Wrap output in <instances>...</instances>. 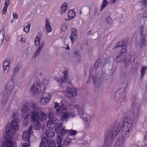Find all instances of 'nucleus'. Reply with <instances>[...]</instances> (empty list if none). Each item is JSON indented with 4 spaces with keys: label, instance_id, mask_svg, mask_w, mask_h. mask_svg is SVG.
I'll use <instances>...</instances> for the list:
<instances>
[{
    "label": "nucleus",
    "instance_id": "nucleus-1",
    "mask_svg": "<svg viewBox=\"0 0 147 147\" xmlns=\"http://www.w3.org/2000/svg\"><path fill=\"white\" fill-rule=\"evenodd\" d=\"M67 102L65 101H62L59 104L57 102L54 103V107L55 108H57L56 110L55 114L58 116H61V119L63 121H67L69 119L76 117L77 114L75 112L72 110L69 112H65L63 113V111L67 109L66 104Z\"/></svg>",
    "mask_w": 147,
    "mask_h": 147
},
{
    "label": "nucleus",
    "instance_id": "nucleus-2",
    "mask_svg": "<svg viewBox=\"0 0 147 147\" xmlns=\"http://www.w3.org/2000/svg\"><path fill=\"white\" fill-rule=\"evenodd\" d=\"M32 109V111L30 115L31 121L32 122L35 121H45L47 119V115L42 111H38L39 107L35 103H32L30 106Z\"/></svg>",
    "mask_w": 147,
    "mask_h": 147
},
{
    "label": "nucleus",
    "instance_id": "nucleus-3",
    "mask_svg": "<svg viewBox=\"0 0 147 147\" xmlns=\"http://www.w3.org/2000/svg\"><path fill=\"white\" fill-rule=\"evenodd\" d=\"M74 108L76 109L77 112L81 116V118L84 122L86 126L88 127L93 119V116L89 114L83 113L84 110V107L82 105H75L73 107V109Z\"/></svg>",
    "mask_w": 147,
    "mask_h": 147
},
{
    "label": "nucleus",
    "instance_id": "nucleus-4",
    "mask_svg": "<svg viewBox=\"0 0 147 147\" xmlns=\"http://www.w3.org/2000/svg\"><path fill=\"white\" fill-rule=\"evenodd\" d=\"M19 126L18 121L11 120L9 124L7 125L5 127V134L8 137L11 138L18 130Z\"/></svg>",
    "mask_w": 147,
    "mask_h": 147
},
{
    "label": "nucleus",
    "instance_id": "nucleus-5",
    "mask_svg": "<svg viewBox=\"0 0 147 147\" xmlns=\"http://www.w3.org/2000/svg\"><path fill=\"white\" fill-rule=\"evenodd\" d=\"M121 129V127H119L115 125L113 127L111 130L105 132V134L104 147H107L106 144L107 142L110 139L113 140L116 137Z\"/></svg>",
    "mask_w": 147,
    "mask_h": 147
},
{
    "label": "nucleus",
    "instance_id": "nucleus-6",
    "mask_svg": "<svg viewBox=\"0 0 147 147\" xmlns=\"http://www.w3.org/2000/svg\"><path fill=\"white\" fill-rule=\"evenodd\" d=\"M136 125L134 120L131 119L127 118L123 121L122 130L125 132L127 136L128 137L131 131L132 128Z\"/></svg>",
    "mask_w": 147,
    "mask_h": 147
},
{
    "label": "nucleus",
    "instance_id": "nucleus-7",
    "mask_svg": "<svg viewBox=\"0 0 147 147\" xmlns=\"http://www.w3.org/2000/svg\"><path fill=\"white\" fill-rule=\"evenodd\" d=\"M42 90L40 81L37 80L34 82L33 85L30 89V92L33 95H36L41 92Z\"/></svg>",
    "mask_w": 147,
    "mask_h": 147
},
{
    "label": "nucleus",
    "instance_id": "nucleus-8",
    "mask_svg": "<svg viewBox=\"0 0 147 147\" xmlns=\"http://www.w3.org/2000/svg\"><path fill=\"white\" fill-rule=\"evenodd\" d=\"M32 103L31 102L29 105V107L27 106H24L21 109V115L22 117L25 120H28L30 115V113H31L32 109L30 108V106Z\"/></svg>",
    "mask_w": 147,
    "mask_h": 147
},
{
    "label": "nucleus",
    "instance_id": "nucleus-9",
    "mask_svg": "<svg viewBox=\"0 0 147 147\" xmlns=\"http://www.w3.org/2000/svg\"><path fill=\"white\" fill-rule=\"evenodd\" d=\"M67 92L63 91V93L65 96L67 98L72 97L76 94V90L74 88L68 87L67 90Z\"/></svg>",
    "mask_w": 147,
    "mask_h": 147
},
{
    "label": "nucleus",
    "instance_id": "nucleus-10",
    "mask_svg": "<svg viewBox=\"0 0 147 147\" xmlns=\"http://www.w3.org/2000/svg\"><path fill=\"white\" fill-rule=\"evenodd\" d=\"M42 146H46L47 144L49 147H55V143L54 140H47L46 138H44L42 140L41 143Z\"/></svg>",
    "mask_w": 147,
    "mask_h": 147
},
{
    "label": "nucleus",
    "instance_id": "nucleus-11",
    "mask_svg": "<svg viewBox=\"0 0 147 147\" xmlns=\"http://www.w3.org/2000/svg\"><path fill=\"white\" fill-rule=\"evenodd\" d=\"M125 139L124 136L119 137L117 139L114 147H123Z\"/></svg>",
    "mask_w": 147,
    "mask_h": 147
},
{
    "label": "nucleus",
    "instance_id": "nucleus-12",
    "mask_svg": "<svg viewBox=\"0 0 147 147\" xmlns=\"http://www.w3.org/2000/svg\"><path fill=\"white\" fill-rule=\"evenodd\" d=\"M45 95V96H42L40 99V103L41 105H45L47 104L51 97L49 93H46Z\"/></svg>",
    "mask_w": 147,
    "mask_h": 147
},
{
    "label": "nucleus",
    "instance_id": "nucleus-13",
    "mask_svg": "<svg viewBox=\"0 0 147 147\" xmlns=\"http://www.w3.org/2000/svg\"><path fill=\"white\" fill-rule=\"evenodd\" d=\"M58 120L56 118L49 119L47 122V126L49 128H53L58 123Z\"/></svg>",
    "mask_w": 147,
    "mask_h": 147
},
{
    "label": "nucleus",
    "instance_id": "nucleus-14",
    "mask_svg": "<svg viewBox=\"0 0 147 147\" xmlns=\"http://www.w3.org/2000/svg\"><path fill=\"white\" fill-rule=\"evenodd\" d=\"M122 51V53L117 56L115 58V60L116 62H124L126 61L124 55V53L125 51L123 50Z\"/></svg>",
    "mask_w": 147,
    "mask_h": 147
},
{
    "label": "nucleus",
    "instance_id": "nucleus-15",
    "mask_svg": "<svg viewBox=\"0 0 147 147\" xmlns=\"http://www.w3.org/2000/svg\"><path fill=\"white\" fill-rule=\"evenodd\" d=\"M77 30L76 28H73L71 29V35L70 38L72 43H74L77 39Z\"/></svg>",
    "mask_w": 147,
    "mask_h": 147
},
{
    "label": "nucleus",
    "instance_id": "nucleus-16",
    "mask_svg": "<svg viewBox=\"0 0 147 147\" xmlns=\"http://www.w3.org/2000/svg\"><path fill=\"white\" fill-rule=\"evenodd\" d=\"M32 127L31 126L29 128V131H24L23 134L22 136V139L25 141L28 140L30 138V133L32 131Z\"/></svg>",
    "mask_w": 147,
    "mask_h": 147
},
{
    "label": "nucleus",
    "instance_id": "nucleus-17",
    "mask_svg": "<svg viewBox=\"0 0 147 147\" xmlns=\"http://www.w3.org/2000/svg\"><path fill=\"white\" fill-rule=\"evenodd\" d=\"M42 33L41 32H39L37 34L34 39V44L36 46L38 45L40 43V39L42 37Z\"/></svg>",
    "mask_w": 147,
    "mask_h": 147
},
{
    "label": "nucleus",
    "instance_id": "nucleus-18",
    "mask_svg": "<svg viewBox=\"0 0 147 147\" xmlns=\"http://www.w3.org/2000/svg\"><path fill=\"white\" fill-rule=\"evenodd\" d=\"M45 28L46 31L47 32H52V28L51 26L49 20L47 18H45Z\"/></svg>",
    "mask_w": 147,
    "mask_h": 147
},
{
    "label": "nucleus",
    "instance_id": "nucleus-19",
    "mask_svg": "<svg viewBox=\"0 0 147 147\" xmlns=\"http://www.w3.org/2000/svg\"><path fill=\"white\" fill-rule=\"evenodd\" d=\"M68 74V72L67 71H64L63 73L62 77L61 78L57 80V81L59 82H61L62 83L66 82Z\"/></svg>",
    "mask_w": 147,
    "mask_h": 147
},
{
    "label": "nucleus",
    "instance_id": "nucleus-20",
    "mask_svg": "<svg viewBox=\"0 0 147 147\" xmlns=\"http://www.w3.org/2000/svg\"><path fill=\"white\" fill-rule=\"evenodd\" d=\"M13 143L10 139L6 140L3 143V147H12Z\"/></svg>",
    "mask_w": 147,
    "mask_h": 147
},
{
    "label": "nucleus",
    "instance_id": "nucleus-21",
    "mask_svg": "<svg viewBox=\"0 0 147 147\" xmlns=\"http://www.w3.org/2000/svg\"><path fill=\"white\" fill-rule=\"evenodd\" d=\"M67 9V4L65 2L61 5L60 9V12L61 14H63L65 13Z\"/></svg>",
    "mask_w": 147,
    "mask_h": 147
},
{
    "label": "nucleus",
    "instance_id": "nucleus-22",
    "mask_svg": "<svg viewBox=\"0 0 147 147\" xmlns=\"http://www.w3.org/2000/svg\"><path fill=\"white\" fill-rule=\"evenodd\" d=\"M10 3L9 0H5V5L3 9L2 13L3 14H5L7 12V8Z\"/></svg>",
    "mask_w": 147,
    "mask_h": 147
},
{
    "label": "nucleus",
    "instance_id": "nucleus-23",
    "mask_svg": "<svg viewBox=\"0 0 147 147\" xmlns=\"http://www.w3.org/2000/svg\"><path fill=\"white\" fill-rule=\"evenodd\" d=\"M45 134L47 137L51 138L54 136L55 133L52 130H47L45 132Z\"/></svg>",
    "mask_w": 147,
    "mask_h": 147
},
{
    "label": "nucleus",
    "instance_id": "nucleus-24",
    "mask_svg": "<svg viewBox=\"0 0 147 147\" xmlns=\"http://www.w3.org/2000/svg\"><path fill=\"white\" fill-rule=\"evenodd\" d=\"M140 36H141V46H143L145 44L146 42V40L145 39L146 37L145 34H144L142 32H140Z\"/></svg>",
    "mask_w": 147,
    "mask_h": 147
},
{
    "label": "nucleus",
    "instance_id": "nucleus-25",
    "mask_svg": "<svg viewBox=\"0 0 147 147\" xmlns=\"http://www.w3.org/2000/svg\"><path fill=\"white\" fill-rule=\"evenodd\" d=\"M63 124L62 123H60L55 128L56 132L57 133H59L63 129Z\"/></svg>",
    "mask_w": 147,
    "mask_h": 147
},
{
    "label": "nucleus",
    "instance_id": "nucleus-26",
    "mask_svg": "<svg viewBox=\"0 0 147 147\" xmlns=\"http://www.w3.org/2000/svg\"><path fill=\"white\" fill-rule=\"evenodd\" d=\"M67 15L69 19H72L75 16V12L74 10H70L68 12Z\"/></svg>",
    "mask_w": 147,
    "mask_h": 147
},
{
    "label": "nucleus",
    "instance_id": "nucleus-27",
    "mask_svg": "<svg viewBox=\"0 0 147 147\" xmlns=\"http://www.w3.org/2000/svg\"><path fill=\"white\" fill-rule=\"evenodd\" d=\"M18 115L19 113L18 112L16 111L15 112H13L11 118V120H16L17 121H18Z\"/></svg>",
    "mask_w": 147,
    "mask_h": 147
},
{
    "label": "nucleus",
    "instance_id": "nucleus-28",
    "mask_svg": "<svg viewBox=\"0 0 147 147\" xmlns=\"http://www.w3.org/2000/svg\"><path fill=\"white\" fill-rule=\"evenodd\" d=\"M102 61L100 59L97 60L95 62L94 67L96 69L97 68L100 67L101 65Z\"/></svg>",
    "mask_w": 147,
    "mask_h": 147
},
{
    "label": "nucleus",
    "instance_id": "nucleus-29",
    "mask_svg": "<svg viewBox=\"0 0 147 147\" xmlns=\"http://www.w3.org/2000/svg\"><path fill=\"white\" fill-rule=\"evenodd\" d=\"M20 67L19 65H16L13 69V72L12 74V76L13 77L20 70Z\"/></svg>",
    "mask_w": 147,
    "mask_h": 147
},
{
    "label": "nucleus",
    "instance_id": "nucleus-30",
    "mask_svg": "<svg viewBox=\"0 0 147 147\" xmlns=\"http://www.w3.org/2000/svg\"><path fill=\"white\" fill-rule=\"evenodd\" d=\"M10 61L7 60L5 61L3 63V68L5 70L8 69Z\"/></svg>",
    "mask_w": 147,
    "mask_h": 147
},
{
    "label": "nucleus",
    "instance_id": "nucleus-31",
    "mask_svg": "<svg viewBox=\"0 0 147 147\" xmlns=\"http://www.w3.org/2000/svg\"><path fill=\"white\" fill-rule=\"evenodd\" d=\"M35 124L34 125V129L39 130L41 128V123L39 121H35Z\"/></svg>",
    "mask_w": 147,
    "mask_h": 147
},
{
    "label": "nucleus",
    "instance_id": "nucleus-32",
    "mask_svg": "<svg viewBox=\"0 0 147 147\" xmlns=\"http://www.w3.org/2000/svg\"><path fill=\"white\" fill-rule=\"evenodd\" d=\"M124 42H118L116 45L115 46V48H117L119 47H122V51H126L125 49V47H123L124 45Z\"/></svg>",
    "mask_w": 147,
    "mask_h": 147
},
{
    "label": "nucleus",
    "instance_id": "nucleus-33",
    "mask_svg": "<svg viewBox=\"0 0 147 147\" xmlns=\"http://www.w3.org/2000/svg\"><path fill=\"white\" fill-rule=\"evenodd\" d=\"M109 2L107 0H103L102 2V4L101 5L100 9V11H102L103 9L107 6Z\"/></svg>",
    "mask_w": 147,
    "mask_h": 147
},
{
    "label": "nucleus",
    "instance_id": "nucleus-34",
    "mask_svg": "<svg viewBox=\"0 0 147 147\" xmlns=\"http://www.w3.org/2000/svg\"><path fill=\"white\" fill-rule=\"evenodd\" d=\"M68 130H66L64 128L59 133L62 136H63L65 135L68 133Z\"/></svg>",
    "mask_w": 147,
    "mask_h": 147
},
{
    "label": "nucleus",
    "instance_id": "nucleus-35",
    "mask_svg": "<svg viewBox=\"0 0 147 147\" xmlns=\"http://www.w3.org/2000/svg\"><path fill=\"white\" fill-rule=\"evenodd\" d=\"M147 6V0H143L141 2V6L142 8H144Z\"/></svg>",
    "mask_w": 147,
    "mask_h": 147
},
{
    "label": "nucleus",
    "instance_id": "nucleus-36",
    "mask_svg": "<svg viewBox=\"0 0 147 147\" xmlns=\"http://www.w3.org/2000/svg\"><path fill=\"white\" fill-rule=\"evenodd\" d=\"M71 142V140L69 137L65 138L64 141V144L65 145H67Z\"/></svg>",
    "mask_w": 147,
    "mask_h": 147
},
{
    "label": "nucleus",
    "instance_id": "nucleus-37",
    "mask_svg": "<svg viewBox=\"0 0 147 147\" xmlns=\"http://www.w3.org/2000/svg\"><path fill=\"white\" fill-rule=\"evenodd\" d=\"M68 27V25L67 23H64L62 25L61 27V30L65 31L66 30Z\"/></svg>",
    "mask_w": 147,
    "mask_h": 147
},
{
    "label": "nucleus",
    "instance_id": "nucleus-38",
    "mask_svg": "<svg viewBox=\"0 0 147 147\" xmlns=\"http://www.w3.org/2000/svg\"><path fill=\"white\" fill-rule=\"evenodd\" d=\"M7 86L10 89H11L13 88L14 86V83L13 81L9 82Z\"/></svg>",
    "mask_w": 147,
    "mask_h": 147
},
{
    "label": "nucleus",
    "instance_id": "nucleus-39",
    "mask_svg": "<svg viewBox=\"0 0 147 147\" xmlns=\"http://www.w3.org/2000/svg\"><path fill=\"white\" fill-rule=\"evenodd\" d=\"M30 26V24H28L27 26L24 27V30L25 32L28 33L29 31Z\"/></svg>",
    "mask_w": 147,
    "mask_h": 147
},
{
    "label": "nucleus",
    "instance_id": "nucleus-40",
    "mask_svg": "<svg viewBox=\"0 0 147 147\" xmlns=\"http://www.w3.org/2000/svg\"><path fill=\"white\" fill-rule=\"evenodd\" d=\"M55 114V112L53 111H51L49 112L48 115V117L49 119H52V118H55L53 117L54 115Z\"/></svg>",
    "mask_w": 147,
    "mask_h": 147
},
{
    "label": "nucleus",
    "instance_id": "nucleus-41",
    "mask_svg": "<svg viewBox=\"0 0 147 147\" xmlns=\"http://www.w3.org/2000/svg\"><path fill=\"white\" fill-rule=\"evenodd\" d=\"M146 69V67H142V68L140 70V72L141 77L144 75Z\"/></svg>",
    "mask_w": 147,
    "mask_h": 147
},
{
    "label": "nucleus",
    "instance_id": "nucleus-42",
    "mask_svg": "<svg viewBox=\"0 0 147 147\" xmlns=\"http://www.w3.org/2000/svg\"><path fill=\"white\" fill-rule=\"evenodd\" d=\"M41 50L38 48V49L36 51L35 53H34V57H36V56H37L40 54Z\"/></svg>",
    "mask_w": 147,
    "mask_h": 147
},
{
    "label": "nucleus",
    "instance_id": "nucleus-43",
    "mask_svg": "<svg viewBox=\"0 0 147 147\" xmlns=\"http://www.w3.org/2000/svg\"><path fill=\"white\" fill-rule=\"evenodd\" d=\"M68 133L71 135H75L77 133V131L75 130H68Z\"/></svg>",
    "mask_w": 147,
    "mask_h": 147
},
{
    "label": "nucleus",
    "instance_id": "nucleus-44",
    "mask_svg": "<svg viewBox=\"0 0 147 147\" xmlns=\"http://www.w3.org/2000/svg\"><path fill=\"white\" fill-rule=\"evenodd\" d=\"M62 142V140L60 136H58L57 138V143L58 145L61 144V143Z\"/></svg>",
    "mask_w": 147,
    "mask_h": 147
},
{
    "label": "nucleus",
    "instance_id": "nucleus-45",
    "mask_svg": "<svg viewBox=\"0 0 147 147\" xmlns=\"http://www.w3.org/2000/svg\"><path fill=\"white\" fill-rule=\"evenodd\" d=\"M106 21L107 22L109 23H111L112 22V19L110 17H108L106 18Z\"/></svg>",
    "mask_w": 147,
    "mask_h": 147
},
{
    "label": "nucleus",
    "instance_id": "nucleus-46",
    "mask_svg": "<svg viewBox=\"0 0 147 147\" xmlns=\"http://www.w3.org/2000/svg\"><path fill=\"white\" fill-rule=\"evenodd\" d=\"M45 45V42H42L40 44L38 49L42 50V49L44 47Z\"/></svg>",
    "mask_w": 147,
    "mask_h": 147
},
{
    "label": "nucleus",
    "instance_id": "nucleus-47",
    "mask_svg": "<svg viewBox=\"0 0 147 147\" xmlns=\"http://www.w3.org/2000/svg\"><path fill=\"white\" fill-rule=\"evenodd\" d=\"M26 39L24 38L21 37L20 39V41L22 43H24L25 42Z\"/></svg>",
    "mask_w": 147,
    "mask_h": 147
},
{
    "label": "nucleus",
    "instance_id": "nucleus-48",
    "mask_svg": "<svg viewBox=\"0 0 147 147\" xmlns=\"http://www.w3.org/2000/svg\"><path fill=\"white\" fill-rule=\"evenodd\" d=\"M143 17L144 18H147V9L143 13Z\"/></svg>",
    "mask_w": 147,
    "mask_h": 147
},
{
    "label": "nucleus",
    "instance_id": "nucleus-49",
    "mask_svg": "<svg viewBox=\"0 0 147 147\" xmlns=\"http://www.w3.org/2000/svg\"><path fill=\"white\" fill-rule=\"evenodd\" d=\"M139 113L138 111L136 112H134V117L136 118H137L139 116Z\"/></svg>",
    "mask_w": 147,
    "mask_h": 147
},
{
    "label": "nucleus",
    "instance_id": "nucleus-50",
    "mask_svg": "<svg viewBox=\"0 0 147 147\" xmlns=\"http://www.w3.org/2000/svg\"><path fill=\"white\" fill-rule=\"evenodd\" d=\"M75 56L77 57H80V53L79 51H77L75 53Z\"/></svg>",
    "mask_w": 147,
    "mask_h": 147
},
{
    "label": "nucleus",
    "instance_id": "nucleus-51",
    "mask_svg": "<svg viewBox=\"0 0 147 147\" xmlns=\"http://www.w3.org/2000/svg\"><path fill=\"white\" fill-rule=\"evenodd\" d=\"M13 19H18V16H17V14L16 13H13Z\"/></svg>",
    "mask_w": 147,
    "mask_h": 147
},
{
    "label": "nucleus",
    "instance_id": "nucleus-52",
    "mask_svg": "<svg viewBox=\"0 0 147 147\" xmlns=\"http://www.w3.org/2000/svg\"><path fill=\"white\" fill-rule=\"evenodd\" d=\"M43 84L44 85H46L48 84L47 81L45 80H44L43 81Z\"/></svg>",
    "mask_w": 147,
    "mask_h": 147
},
{
    "label": "nucleus",
    "instance_id": "nucleus-53",
    "mask_svg": "<svg viewBox=\"0 0 147 147\" xmlns=\"http://www.w3.org/2000/svg\"><path fill=\"white\" fill-rule=\"evenodd\" d=\"M144 27L143 26H141V27H140V29L141 30L140 32H142L143 33H144V34H145V33H144V32L142 31V30L144 29Z\"/></svg>",
    "mask_w": 147,
    "mask_h": 147
},
{
    "label": "nucleus",
    "instance_id": "nucleus-54",
    "mask_svg": "<svg viewBox=\"0 0 147 147\" xmlns=\"http://www.w3.org/2000/svg\"><path fill=\"white\" fill-rule=\"evenodd\" d=\"M97 13V9H94V15H96Z\"/></svg>",
    "mask_w": 147,
    "mask_h": 147
},
{
    "label": "nucleus",
    "instance_id": "nucleus-55",
    "mask_svg": "<svg viewBox=\"0 0 147 147\" xmlns=\"http://www.w3.org/2000/svg\"><path fill=\"white\" fill-rule=\"evenodd\" d=\"M28 145L26 143H25L23 144L22 147H28Z\"/></svg>",
    "mask_w": 147,
    "mask_h": 147
},
{
    "label": "nucleus",
    "instance_id": "nucleus-56",
    "mask_svg": "<svg viewBox=\"0 0 147 147\" xmlns=\"http://www.w3.org/2000/svg\"><path fill=\"white\" fill-rule=\"evenodd\" d=\"M5 40L6 41H8L9 40V35H7L5 38Z\"/></svg>",
    "mask_w": 147,
    "mask_h": 147
},
{
    "label": "nucleus",
    "instance_id": "nucleus-57",
    "mask_svg": "<svg viewBox=\"0 0 147 147\" xmlns=\"http://www.w3.org/2000/svg\"><path fill=\"white\" fill-rule=\"evenodd\" d=\"M117 0H111V1H110V3L111 4H112L113 3H115L116 1H117Z\"/></svg>",
    "mask_w": 147,
    "mask_h": 147
},
{
    "label": "nucleus",
    "instance_id": "nucleus-58",
    "mask_svg": "<svg viewBox=\"0 0 147 147\" xmlns=\"http://www.w3.org/2000/svg\"><path fill=\"white\" fill-rule=\"evenodd\" d=\"M57 147H66L65 146H64L62 144H60L59 145H58Z\"/></svg>",
    "mask_w": 147,
    "mask_h": 147
},
{
    "label": "nucleus",
    "instance_id": "nucleus-59",
    "mask_svg": "<svg viewBox=\"0 0 147 147\" xmlns=\"http://www.w3.org/2000/svg\"><path fill=\"white\" fill-rule=\"evenodd\" d=\"M65 49L67 50H69L70 49V48L67 45V47L65 48Z\"/></svg>",
    "mask_w": 147,
    "mask_h": 147
},
{
    "label": "nucleus",
    "instance_id": "nucleus-60",
    "mask_svg": "<svg viewBox=\"0 0 147 147\" xmlns=\"http://www.w3.org/2000/svg\"><path fill=\"white\" fill-rule=\"evenodd\" d=\"M5 92L4 91L2 92L1 93V95H4L5 94Z\"/></svg>",
    "mask_w": 147,
    "mask_h": 147
},
{
    "label": "nucleus",
    "instance_id": "nucleus-61",
    "mask_svg": "<svg viewBox=\"0 0 147 147\" xmlns=\"http://www.w3.org/2000/svg\"><path fill=\"white\" fill-rule=\"evenodd\" d=\"M39 147H47L46 146H42L41 143H40Z\"/></svg>",
    "mask_w": 147,
    "mask_h": 147
},
{
    "label": "nucleus",
    "instance_id": "nucleus-62",
    "mask_svg": "<svg viewBox=\"0 0 147 147\" xmlns=\"http://www.w3.org/2000/svg\"><path fill=\"white\" fill-rule=\"evenodd\" d=\"M1 36H2V38L1 39L2 40V41H3L4 37V34L2 35Z\"/></svg>",
    "mask_w": 147,
    "mask_h": 147
},
{
    "label": "nucleus",
    "instance_id": "nucleus-63",
    "mask_svg": "<svg viewBox=\"0 0 147 147\" xmlns=\"http://www.w3.org/2000/svg\"><path fill=\"white\" fill-rule=\"evenodd\" d=\"M11 23H12L13 22V20H12L11 21Z\"/></svg>",
    "mask_w": 147,
    "mask_h": 147
},
{
    "label": "nucleus",
    "instance_id": "nucleus-64",
    "mask_svg": "<svg viewBox=\"0 0 147 147\" xmlns=\"http://www.w3.org/2000/svg\"><path fill=\"white\" fill-rule=\"evenodd\" d=\"M146 88L147 90V84H146Z\"/></svg>",
    "mask_w": 147,
    "mask_h": 147
}]
</instances>
